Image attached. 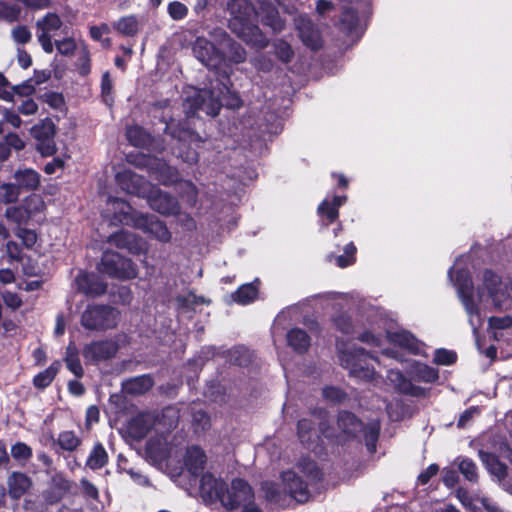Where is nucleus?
Listing matches in <instances>:
<instances>
[{"mask_svg":"<svg viewBox=\"0 0 512 512\" xmlns=\"http://www.w3.org/2000/svg\"><path fill=\"white\" fill-rule=\"evenodd\" d=\"M116 180L127 193L147 198L149 206L154 211L165 216L177 215L179 213L180 205L178 200L168 192L152 185L143 176L131 171H125L118 173Z\"/></svg>","mask_w":512,"mask_h":512,"instance_id":"nucleus-1","label":"nucleus"},{"mask_svg":"<svg viewBox=\"0 0 512 512\" xmlns=\"http://www.w3.org/2000/svg\"><path fill=\"white\" fill-rule=\"evenodd\" d=\"M296 435L301 445L313 452L323 448V438L331 442L337 436L329 411L324 407H314L309 410L308 417L300 418L296 424Z\"/></svg>","mask_w":512,"mask_h":512,"instance_id":"nucleus-2","label":"nucleus"},{"mask_svg":"<svg viewBox=\"0 0 512 512\" xmlns=\"http://www.w3.org/2000/svg\"><path fill=\"white\" fill-rule=\"evenodd\" d=\"M228 10L231 14L229 28L246 44L263 49L269 41L259 28L255 10L249 0H230Z\"/></svg>","mask_w":512,"mask_h":512,"instance_id":"nucleus-3","label":"nucleus"},{"mask_svg":"<svg viewBox=\"0 0 512 512\" xmlns=\"http://www.w3.org/2000/svg\"><path fill=\"white\" fill-rule=\"evenodd\" d=\"M336 424L339 433L336 432V439L332 442L345 444L352 441L361 442V437L369 453H375L377 442L380 436V423L369 422L367 425L353 412L339 410L336 416Z\"/></svg>","mask_w":512,"mask_h":512,"instance_id":"nucleus-4","label":"nucleus"},{"mask_svg":"<svg viewBox=\"0 0 512 512\" xmlns=\"http://www.w3.org/2000/svg\"><path fill=\"white\" fill-rule=\"evenodd\" d=\"M340 365L349 371L350 376L370 382L375 377V368L373 362L378 358L362 347L352 346L341 349L338 352Z\"/></svg>","mask_w":512,"mask_h":512,"instance_id":"nucleus-5","label":"nucleus"},{"mask_svg":"<svg viewBox=\"0 0 512 512\" xmlns=\"http://www.w3.org/2000/svg\"><path fill=\"white\" fill-rule=\"evenodd\" d=\"M222 506L229 511L242 508L241 512H262L255 503L254 489L248 481L239 477L232 479Z\"/></svg>","mask_w":512,"mask_h":512,"instance_id":"nucleus-6","label":"nucleus"},{"mask_svg":"<svg viewBox=\"0 0 512 512\" xmlns=\"http://www.w3.org/2000/svg\"><path fill=\"white\" fill-rule=\"evenodd\" d=\"M81 325L90 331H106L117 326V311L110 305L89 304L81 314Z\"/></svg>","mask_w":512,"mask_h":512,"instance_id":"nucleus-7","label":"nucleus"},{"mask_svg":"<svg viewBox=\"0 0 512 512\" xmlns=\"http://www.w3.org/2000/svg\"><path fill=\"white\" fill-rule=\"evenodd\" d=\"M46 208L42 196L31 193L26 196L19 204L8 206L4 212V217L17 227L26 226L39 213Z\"/></svg>","mask_w":512,"mask_h":512,"instance_id":"nucleus-8","label":"nucleus"},{"mask_svg":"<svg viewBox=\"0 0 512 512\" xmlns=\"http://www.w3.org/2000/svg\"><path fill=\"white\" fill-rule=\"evenodd\" d=\"M100 271L111 278L131 280L137 277L136 264L117 252H105L101 258Z\"/></svg>","mask_w":512,"mask_h":512,"instance_id":"nucleus-9","label":"nucleus"},{"mask_svg":"<svg viewBox=\"0 0 512 512\" xmlns=\"http://www.w3.org/2000/svg\"><path fill=\"white\" fill-rule=\"evenodd\" d=\"M57 126L51 118L40 120L31 128V135L35 140V149L42 157H50L56 154L57 146L55 136Z\"/></svg>","mask_w":512,"mask_h":512,"instance_id":"nucleus-10","label":"nucleus"},{"mask_svg":"<svg viewBox=\"0 0 512 512\" xmlns=\"http://www.w3.org/2000/svg\"><path fill=\"white\" fill-rule=\"evenodd\" d=\"M76 483L67 478L64 473H55L48 483L46 489L41 493L43 502L47 506H52L60 503L68 496H75L77 493L74 491Z\"/></svg>","mask_w":512,"mask_h":512,"instance_id":"nucleus-11","label":"nucleus"},{"mask_svg":"<svg viewBox=\"0 0 512 512\" xmlns=\"http://www.w3.org/2000/svg\"><path fill=\"white\" fill-rule=\"evenodd\" d=\"M199 492L205 504L216 502L222 504L225 494L228 492V484L222 478H217L208 471L202 474L200 478Z\"/></svg>","mask_w":512,"mask_h":512,"instance_id":"nucleus-12","label":"nucleus"},{"mask_svg":"<svg viewBox=\"0 0 512 512\" xmlns=\"http://www.w3.org/2000/svg\"><path fill=\"white\" fill-rule=\"evenodd\" d=\"M455 286L466 312L470 316L478 315L479 307L474 300V285L469 270L462 268L456 271Z\"/></svg>","mask_w":512,"mask_h":512,"instance_id":"nucleus-13","label":"nucleus"},{"mask_svg":"<svg viewBox=\"0 0 512 512\" xmlns=\"http://www.w3.org/2000/svg\"><path fill=\"white\" fill-rule=\"evenodd\" d=\"M118 349V344L113 340H96L84 345L82 356L86 363L98 364L112 359Z\"/></svg>","mask_w":512,"mask_h":512,"instance_id":"nucleus-14","label":"nucleus"},{"mask_svg":"<svg viewBox=\"0 0 512 512\" xmlns=\"http://www.w3.org/2000/svg\"><path fill=\"white\" fill-rule=\"evenodd\" d=\"M192 49L195 57L207 68H219L225 62L222 50L204 37H197Z\"/></svg>","mask_w":512,"mask_h":512,"instance_id":"nucleus-15","label":"nucleus"},{"mask_svg":"<svg viewBox=\"0 0 512 512\" xmlns=\"http://www.w3.org/2000/svg\"><path fill=\"white\" fill-rule=\"evenodd\" d=\"M163 122L165 123L164 133L171 136L172 139L188 144L203 141L202 137L192 127L191 120L188 118L181 120L163 119Z\"/></svg>","mask_w":512,"mask_h":512,"instance_id":"nucleus-16","label":"nucleus"},{"mask_svg":"<svg viewBox=\"0 0 512 512\" xmlns=\"http://www.w3.org/2000/svg\"><path fill=\"white\" fill-rule=\"evenodd\" d=\"M280 479L284 486L285 494L289 495L299 504H304L311 498V492L308 484L294 471H283Z\"/></svg>","mask_w":512,"mask_h":512,"instance_id":"nucleus-17","label":"nucleus"},{"mask_svg":"<svg viewBox=\"0 0 512 512\" xmlns=\"http://www.w3.org/2000/svg\"><path fill=\"white\" fill-rule=\"evenodd\" d=\"M348 200L347 195H333L331 199L325 198L317 207L320 230L327 229L339 220V209Z\"/></svg>","mask_w":512,"mask_h":512,"instance_id":"nucleus-18","label":"nucleus"},{"mask_svg":"<svg viewBox=\"0 0 512 512\" xmlns=\"http://www.w3.org/2000/svg\"><path fill=\"white\" fill-rule=\"evenodd\" d=\"M136 229L142 230L144 233L162 243H169L172 239V234L165 222L161 221L153 214H143V216H139Z\"/></svg>","mask_w":512,"mask_h":512,"instance_id":"nucleus-19","label":"nucleus"},{"mask_svg":"<svg viewBox=\"0 0 512 512\" xmlns=\"http://www.w3.org/2000/svg\"><path fill=\"white\" fill-rule=\"evenodd\" d=\"M108 242L111 245L119 249H125L134 255H140L146 250V243L141 237L125 230H120L111 234L108 238Z\"/></svg>","mask_w":512,"mask_h":512,"instance_id":"nucleus-20","label":"nucleus"},{"mask_svg":"<svg viewBox=\"0 0 512 512\" xmlns=\"http://www.w3.org/2000/svg\"><path fill=\"white\" fill-rule=\"evenodd\" d=\"M113 209V220L126 226L136 228L138 217L143 216V213L136 211L129 202L121 198L110 199Z\"/></svg>","mask_w":512,"mask_h":512,"instance_id":"nucleus-21","label":"nucleus"},{"mask_svg":"<svg viewBox=\"0 0 512 512\" xmlns=\"http://www.w3.org/2000/svg\"><path fill=\"white\" fill-rule=\"evenodd\" d=\"M12 178L21 194L34 193L41 186V175L32 168H18Z\"/></svg>","mask_w":512,"mask_h":512,"instance_id":"nucleus-22","label":"nucleus"},{"mask_svg":"<svg viewBox=\"0 0 512 512\" xmlns=\"http://www.w3.org/2000/svg\"><path fill=\"white\" fill-rule=\"evenodd\" d=\"M79 291L87 296L97 297L104 295L107 291V283L96 273L84 272L76 278Z\"/></svg>","mask_w":512,"mask_h":512,"instance_id":"nucleus-23","label":"nucleus"},{"mask_svg":"<svg viewBox=\"0 0 512 512\" xmlns=\"http://www.w3.org/2000/svg\"><path fill=\"white\" fill-rule=\"evenodd\" d=\"M207 463L205 451L197 445L191 446L186 450L184 456V466L193 477H199L204 474Z\"/></svg>","mask_w":512,"mask_h":512,"instance_id":"nucleus-24","label":"nucleus"},{"mask_svg":"<svg viewBox=\"0 0 512 512\" xmlns=\"http://www.w3.org/2000/svg\"><path fill=\"white\" fill-rule=\"evenodd\" d=\"M206 94H208V99H205L202 96H197L192 99L190 107L195 111L202 110L207 115L215 117L223 107V101H221L214 87L207 91Z\"/></svg>","mask_w":512,"mask_h":512,"instance_id":"nucleus-25","label":"nucleus"},{"mask_svg":"<svg viewBox=\"0 0 512 512\" xmlns=\"http://www.w3.org/2000/svg\"><path fill=\"white\" fill-rule=\"evenodd\" d=\"M299 36L303 44L313 51H318L323 46V40L319 31L309 19H302L298 25Z\"/></svg>","mask_w":512,"mask_h":512,"instance_id":"nucleus-26","label":"nucleus"},{"mask_svg":"<svg viewBox=\"0 0 512 512\" xmlns=\"http://www.w3.org/2000/svg\"><path fill=\"white\" fill-rule=\"evenodd\" d=\"M478 455L485 468L491 475L495 476L499 481L506 479L508 476V467L504 462L500 461L496 454L479 450Z\"/></svg>","mask_w":512,"mask_h":512,"instance_id":"nucleus-27","label":"nucleus"},{"mask_svg":"<svg viewBox=\"0 0 512 512\" xmlns=\"http://www.w3.org/2000/svg\"><path fill=\"white\" fill-rule=\"evenodd\" d=\"M223 53L225 55V61L228 60L233 64H240L245 62L247 53L243 46L232 39L226 32H223Z\"/></svg>","mask_w":512,"mask_h":512,"instance_id":"nucleus-28","label":"nucleus"},{"mask_svg":"<svg viewBox=\"0 0 512 512\" xmlns=\"http://www.w3.org/2000/svg\"><path fill=\"white\" fill-rule=\"evenodd\" d=\"M8 493L14 500H19L31 487V479L22 472H12L8 477Z\"/></svg>","mask_w":512,"mask_h":512,"instance_id":"nucleus-29","label":"nucleus"},{"mask_svg":"<svg viewBox=\"0 0 512 512\" xmlns=\"http://www.w3.org/2000/svg\"><path fill=\"white\" fill-rule=\"evenodd\" d=\"M286 340L289 347L297 354H305L311 346V337L301 328H292L286 334Z\"/></svg>","mask_w":512,"mask_h":512,"instance_id":"nucleus-30","label":"nucleus"},{"mask_svg":"<svg viewBox=\"0 0 512 512\" xmlns=\"http://www.w3.org/2000/svg\"><path fill=\"white\" fill-rule=\"evenodd\" d=\"M389 378H390V380L397 382L398 390L405 395H409V396H413V397H424L426 395L425 388H423L421 386L414 385L409 379H407L403 375L402 372H400L398 370L397 371L391 370L389 372Z\"/></svg>","mask_w":512,"mask_h":512,"instance_id":"nucleus-31","label":"nucleus"},{"mask_svg":"<svg viewBox=\"0 0 512 512\" xmlns=\"http://www.w3.org/2000/svg\"><path fill=\"white\" fill-rule=\"evenodd\" d=\"M25 148V141L15 132H9L0 139V162L8 160L12 150L21 151Z\"/></svg>","mask_w":512,"mask_h":512,"instance_id":"nucleus-32","label":"nucleus"},{"mask_svg":"<svg viewBox=\"0 0 512 512\" xmlns=\"http://www.w3.org/2000/svg\"><path fill=\"white\" fill-rule=\"evenodd\" d=\"M297 467L310 480L311 484H318L323 481V471L317 462L309 456H302L297 463Z\"/></svg>","mask_w":512,"mask_h":512,"instance_id":"nucleus-33","label":"nucleus"},{"mask_svg":"<svg viewBox=\"0 0 512 512\" xmlns=\"http://www.w3.org/2000/svg\"><path fill=\"white\" fill-rule=\"evenodd\" d=\"M61 369V363L59 360L53 361L49 367H47L45 370L39 372L36 374L33 379L32 383L33 386L36 389L44 390L48 386L51 385L57 374L59 373Z\"/></svg>","mask_w":512,"mask_h":512,"instance_id":"nucleus-34","label":"nucleus"},{"mask_svg":"<svg viewBox=\"0 0 512 512\" xmlns=\"http://www.w3.org/2000/svg\"><path fill=\"white\" fill-rule=\"evenodd\" d=\"M112 28L120 35L134 37L139 32V21L136 15H127L112 22Z\"/></svg>","mask_w":512,"mask_h":512,"instance_id":"nucleus-35","label":"nucleus"},{"mask_svg":"<svg viewBox=\"0 0 512 512\" xmlns=\"http://www.w3.org/2000/svg\"><path fill=\"white\" fill-rule=\"evenodd\" d=\"M388 339L391 343L401 348L407 349L413 354H416L419 350L416 337L407 330L390 333L388 335Z\"/></svg>","mask_w":512,"mask_h":512,"instance_id":"nucleus-36","label":"nucleus"},{"mask_svg":"<svg viewBox=\"0 0 512 512\" xmlns=\"http://www.w3.org/2000/svg\"><path fill=\"white\" fill-rule=\"evenodd\" d=\"M126 138L132 146L137 148L148 147L153 140L150 133H148L143 127L139 125L127 127Z\"/></svg>","mask_w":512,"mask_h":512,"instance_id":"nucleus-37","label":"nucleus"},{"mask_svg":"<svg viewBox=\"0 0 512 512\" xmlns=\"http://www.w3.org/2000/svg\"><path fill=\"white\" fill-rule=\"evenodd\" d=\"M109 456L101 442H96L87 458L86 466L91 470H99L107 465Z\"/></svg>","mask_w":512,"mask_h":512,"instance_id":"nucleus-38","label":"nucleus"},{"mask_svg":"<svg viewBox=\"0 0 512 512\" xmlns=\"http://www.w3.org/2000/svg\"><path fill=\"white\" fill-rule=\"evenodd\" d=\"M154 385V380L151 375L144 374L137 377H134L127 381L126 390L131 394H144L152 389Z\"/></svg>","mask_w":512,"mask_h":512,"instance_id":"nucleus-39","label":"nucleus"},{"mask_svg":"<svg viewBox=\"0 0 512 512\" xmlns=\"http://www.w3.org/2000/svg\"><path fill=\"white\" fill-rule=\"evenodd\" d=\"M128 430L132 438L139 441L149 434L151 424L144 415H137L129 422Z\"/></svg>","mask_w":512,"mask_h":512,"instance_id":"nucleus-40","label":"nucleus"},{"mask_svg":"<svg viewBox=\"0 0 512 512\" xmlns=\"http://www.w3.org/2000/svg\"><path fill=\"white\" fill-rule=\"evenodd\" d=\"M340 29L346 34H352L358 27L359 16L358 11L352 7H345L340 17Z\"/></svg>","mask_w":512,"mask_h":512,"instance_id":"nucleus-41","label":"nucleus"},{"mask_svg":"<svg viewBox=\"0 0 512 512\" xmlns=\"http://www.w3.org/2000/svg\"><path fill=\"white\" fill-rule=\"evenodd\" d=\"M258 296V287L253 283L241 285L233 294V300L241 305L253 302Z\"/></svg>","mask_w":512,"mask_h":512,"instance_id":"nucleus-42","label":"nucleus"},{"mask_svg":"<svg viewBox=\"0 0 512 512\" xmlns=\"http://www.w3.org/2000/svg\"><path fill=\"white\" fill-rule=\"evenodd\" d=\"M19 4L20 2H17L16 0L14 3L0 0V20L8 23L19 21L22 12V8Z\"/></svg>","mask_w":512,"mask_h":512,"instance_id":"nucleus-43","label":"nucleus"},{"mask_svg":"<svg viewBox=\"0 0 512 512\" xmlns=\"http://www.w3.org/2000/svg\"><path fill=\"white\" fill-rule=\"evenodd\" d=\"M21 193L14 182L0 183V205H14L18 203Z\"/></svg>","mask_w":512,"mask_h":512,"instance_id":"nucleus-44","label":"nucleus"},{"mask_svg":"<svg viewBox=\"0 0 512 512\" xmlns=\"http://www.w3.org/2000/svg\"><path fill=\"white\" fill-rule=\"evenodd\" d=\"M357 248L353 242H349L344 247V253L342 255L335 256L334 254L328 255V259L331 261L334 258L336 265L339 268H346L353 265L356 262Z\"/></svg>","mask_w":512,"mask_h":512,"instance_id":"nucleus-45","label":"nucleus"},{"mask_svg":"<svg viewBox=\"0 0 512 512\" xmlns=\"http://www.w3.org/2000/svg\"><path fill=\"white\" fill-rule=\"evenodd\" d=\"M64 361L68 370L72 372L77 378L83 377L84 369L80 362L78 350L75 347H67Z\"/></svg>","mask_w":512,"mask_h":512,"instance_id":"nucleus-46","label":"nucleus"},{"mask_svg":"<svg viewBox=\"0 0 512 512\" xmlns=\"http://www.w3.org/2000/svg\"><path fill=\"white\" fill-rule=\"evenodd\" d=\"M414 376L418 381L434 383L439 379V371L425 363H416L414 366Z\"/></svg>","mask_w":512,"mask_h":512,"instance_id":"nucleus-47","label":"nucleus"},{"mask_svg":"<svg viewBox=\"0 0 512 512\" xmlns=\"http://www.w3.org/2000/svg\"><path fill=\"white\" fill-rule=\"evenodd\" d=\"M458 469L466 480L472 483L478 481V469L475 462L467 457H458Z\"/></svg>","mask_w":512,"mask_h":512,"instance_id":"nucleus-48","label":"nucleus"},{"mask_svg":"<svg viewBox=\"0 0 512 512\" xmlns=\"http://www.w3.org/2000/svg\"><path fill=\"white\" fill-rule=\"evenodd\" d=\"M261 22L264 26L270 27L275 33H279L285 28V21L275 8L268 9L262 16Z\"/></svg>","mask_w":512,"mask_h":512,"instance_id":"nucleus-49","label":"nucleus"},{"mask_svg":"<svg viewBox=\"0 0 512 512\" xmlns=\"http://www.w3.org/2000/svg\"><path fill=\"white\" fill-rule=\"evenodd\" d=\"M483 284L490 297H495L500 291L502 284L501 277L491 269H485L483 272Z\"/></svg>","mask_w":512,"mask_h":512,"instance_id":"nucleus-50","label":"nucleus"},{"mask_svg":"<svg viewBox=\"0 0 512 512\" xmlns=\"http://www.w3.org/2000/svg\"><path fill=\"white\" fill-rule=\"evenodd\" d=\"M57 443L63 450L72 452L81 445L82 440L74 431L68 430L59 433Z\"/></svg>","mask_w":512,"mask_h":512,"instance_id":"nucleus-51","label":"nucleus"},{"mask_svg":"<svg viewBox=\"0 0 512 512\" xmlns=\"http://www.w3.org/2000/svg\"><path fill=\"white\" fill-rule=\"evenodd\" d=\"M332 323L336 330L344 335H350L354 331L353 319L348 313H338L332 318Z\"/></svg>","mask_w":512,"mask_h":512,"instance_id":"nucleus-52","label":"nucleus"},{"mask_svg":"<svg viewBox=\"0 0 512 512\" xmlns=\"http://www.w3.org/2000/svg\"><path fill=\"white\" fill-rule=\"evenodd\" d=\"M14 235L21 240V245L26 249H32L37 242L38 235L35 230L19 226L14 229Z\"/></svg>","mask_w":512,"mask_h":512,"instance_id":"nucleus-53","label":"nucleus"},{"mask_svg":"<svg viewBox=\"0 0 512 512\" xmlns=\"http://www.w3.org/2000/svg\"><path fill=\"white\" fill-rule=\"evenodd\" d=\"M262 490L264 491L266 501L271 503L277 504L286 496L284 489L281 490L275 482H265L262 485Z\"/></svg>","mask_w":512,"mask_h":512,"instance_id":"nucleus-54","label":"nucleus"},{"mask_svg":"<svg viewBox=\"0 0 512 512\" xmlns=\"http://www.w3.org/2000/svg\"><path fill=\"white\" fill-rule=\"evenodd\" d=\"M458 355L454 350L438 348L434 352L433 362L437 365L450 366L457 362Z\"/></svg>","mask_w":512,"mask_h":512,"instance_id":"nucleus-55","label":"nucleus"},{"mask_svg":"<svg viewBox=\"0 0 512 512\" xmlns=\"http://www.w3.org/2000/svg\"><path fill=\"white\" fill-rule=\"evenodd\" d=\"M224 64H221L219 68H210L214 70L216 75V87L215 91L219 92L220 90H225L232 87V81L230 78V71H228L227 67H224Z\"/></svg>","mask_w":512,"mask_h":512,"instance_id":"nucleus-56","label":"nucleus"},{"mask_svg":"<svg viewBox=\"0 0 512 512\" xmlns=\"http://www.w3.org/2000/svg\"><path fill=\"white\" fill-rule=\"evenodd\" d=\"M274 51L277 59L285 64L290 63L294 57L291 45L284 40H277L274 43Z\"/></svg>","mask_w":512,"mask_h":512,"instance_id":"nucleus-57","label":"nucleus"},{"mask_svg":"<svg viewBox=\"0 0 512 512\" xmlns=\"http://www.w3.org/2000/svg\"><path fill=\"white\" fill-rule=\"evenodd\" d=\"M217 93L221 101H223V106L233 110L242 107L243 101L241 97L236 92L231 91V88L220 90Z\"/></svg>","mask_w":512,"mask_h":512,"instance_id":"nucleus-58","label":"nucleus"},{"mask_svg":"<svg viewBox=\"0 0 512 512\" xmlns=\"http://www.w3.org/2000/svg\"><path fill=\"white\" fill-rule=\"evenodd\" d=\"M322 396L326 401L333 404H340L348 397L347 393L343 389L336 386H325L322 389Z\"/></svg>","mask_w":512,"mask_h":512,"instance_id":"nucleus-59","label":"nucleus"},{"mask_svg":"<svg viewBox=\"0 0 512 512\" xmlns=\"http://www.w3.org/2000/svg\"><path fill=\"white\" fill-rule=\"evenodd\" d=\"M5 253L9 263H21L23 261V246L16 241L9 240L5 244Z\"/></svg>","mask_w":512,"mask_h":512,"instance_id":"nucleus-60","label":"nucleus"},{"mask_svg":"<svg viewBox=\"0 0 512 512\" xmlns=\"http://www.w3.org/2000/svg\"><path fill=\"white\" fill-rule=\"evenodd\" d=\"M12 457L19 462L26 463L33 456L32 448L24 442H17L11 447Z\"/></svg>","mask_w":512,"mask_h":512,"instance_id":"nucleus-61","label":"nucleus"},{"mask_svg":"<svg viewBox=\"0 0 512 512\" xmlns=\"http://www.w3.org/2000/svg\"><path fill=\"white\" fill-rule=\"evenodd\" d=\"M39 99L47 103L53 109L62 111L65 108V99L62 93L48 91L40 95Z\"/></svg>","mask_w":512,"mask_h":512,"instance_id":"nucleus-62","label":"nucleus"},{"mask_svg":"<svg viewBox=\"0 0 512 512\" xmlns=\"http://www.w3.org/2000/svg\"><path fill=\"white\" fill-rule=\"evenodd\" d=\"M112 90L113 82L110 73L106 71L101 77V97L103 102L109 106H111L113 102Z\"/></svg>","mask_w":512,"mask_h":512,"instance_id":"nucleus-63","label":"nucleus"},{"mask_svg":"<svg viewBox=\"0 0 512 512\" xmlns=\"http://www.w3.org/2000/svg\"><path fill=\"white\" fill-rule=\"evenodd\" d=\"M167 11L169 16L176 21L184 19L188 14L187 6L179 1L170 2Z\"/></svg>","mask_w":512,"mask_h":512,"instance_id":"nucleus-64","label":"nucleus"}]
</instances>
